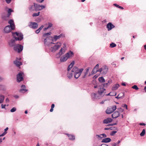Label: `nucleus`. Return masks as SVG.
Listing matches in <instances>:
<instances>
[{"label":"nucleus","mask_w":146,"mask_h":146,"mask_svg":"<svg viewBox=\"0 0 146 146\" xmlns=\"http://www.w3.org/2000/svg\"><path fill=\"white\" fill-rule=\"evenodd\" d=\"M64 35L63 34H61L58 36L54 35L53 37H52V41H53V42L56 41L57 40L61 38L64 37Z\"/></svg>","instance_id":"14"},{"label":"nucleus","mask_w":146,"mask_h":146,"mask_svg":"<svg viewBox=\"0 0 146 146\" xmlns=\"http://www.w3.org/2000/svg\"><path fill=\"white\" fill-rule=\"evenodd\" d=\"M14 63L17 67H19L22 64V63L21 62L18 61L17 60H16L14 61Z\"/></svg>","instance_id":"21"},{"label":"nucleus","mask_w":146,"mask_h":146,"mask_svg":"<svg viewBox=\"0 0 146 146\" xmlns=\"http://www.w3.org/2000/svg\"><path fill=\"white\" fill-rule=\"evenodd\" d=\"M84 69L83 68L78 69L77 67L74 66L72 68L71 71L68 72L67 74V77L69 79H71L73 76V73L74 78L78 79Z\"/></svg>","instance_id":"1"},{"label":"nucleus","mask_w":146,"mask_h":146,"mask_svg":"<svg viewBox=\"0 0 146 146\" xmlns=\"http://www.w3.org/2000/svg\"><path fill=\"white\" fill-rule=\"evenodd\" d=\"M132 88L135 89L136 90H138V89H139V88L137 86H136V85H134V86H133L132 87Z\"/></svg>","instance_id":"39"},{"label":"nucleus","mask_w":146,"mask_h":146,"mask_svg":"<svg viewBox=\"0 0 146 146\" xmlns=\"http://www.w3.org/2000/svg\"><path fill=\"white\" fill-rule=\"evenodd\" d=\"M35 11H39L45 8V6L40 5L38 4L35 3Z\"/></svg>","instance_id":"13"},{"label":"nucleus","mask_w":146,"mask_h":146,"mask_svg":"<svg viewBox=\"0 0 146 146\" xmlns=\"http://www.w3.org/2000/svg\"><path fill=\"white\" fill-rule=\"evenodd\" d=\"M119 112L116 111L112 114L111 116L112 118H116L119 116Z\"/></svg>","instance_id":"18"},{"label":"nucleus","mask_w":146,"mask_h":146,"mask_svg":"<svg viewBox=\"0 0 146 146\" xmlns=\"http://www.w3.org/2000/svg\"><path fill=\"white\" fill-rule=\"evenodd\" d=\"M110 129V127H106L104 128V129L105 130H109Z\"/></svg>","instance_id":"61"},{"label":"nucleus","mask_w":146,"mask_h":146,"mask_svg":"<svg viewBox=\"0 0 146 146\" xmlns=\"http://www.w3.org/2000/svg\"><path fill=\"white\" fill-rule=\"evenodd\" d=\"M113 119L110 118H107L104 119L103 121V123L104 124H108L111 123Z\"/></svg>","instance_id":"19"},{"label":"nucleus","mask_w":146,"mask_h":146,"mask_svg":"<svg viewBox=\"0 0 146 146\" xmlns=\"http://www.w3.org/2000/svg\"><path fill=\"white\" fill-rule=\"evenodd\" d=\"M52 23H48V28H49L52 27Z\"/></svg>","instance_id":"41"},{"label":"nucleus","mask_w":146,"mask_h":146,"mask_svg":"<svg viewBox=\"0 0 146 146\" xmlns=\"http://www.w3.org/2000/svg\"><path fill=\"white\" fill-rule=\"evenodd\" d=\"M54 104H52L51 106V108L53 109L54 107Z\"/></svg>","instance_id":"60"},{"label":"nucleus","mask_w":146,"mask_h":146,"mask_svg":"<svg viewBox=\"0 0 146 146\" xmlns=\"http://www.w3.org/2000/svg\"><path fill=\"white\" fill-rule=\"evenodd\" d=\"M113 5L114 6H115V7H117L118 8H119V7H120V6H119L118 5H117L116 4H115V3Z\"/></svg>","instance_id":"49"},{"label":"nucleus","mask_w":146,"mask_h":146,"mask_svg":"<svg viewBox=\"0 0 146 146\" xmlns=\"http://www.w3.org/2000/svg\"><path fill=\"white\" fill-rule=\"evenodd\" d=\"M110 130H115V129H117V127H110Z\"/></svg>","instance_id":"46"},{"label":"nucleus","mask_w":146,"mask_h":146,"mask_svg":"<svg viewBox=\"0 0 146 146\" xmlns=\"http://www.w3.org/2000/svg\"><path fill=\"white\" fill-rule=\"evenodd\" d=\"M122 106L124 108H125L126 110H127V105L125 104H123L122 105Z\"/></svg>","instance_id":"42"},{"label":"nucleus","mask_w":146,"mask_h":146,"mask_svg":"<svg viewBox=\"0 0 146 146\" xmlns=\"http://www.w3.org/2000/svg\"><path fill=\"white\" fill-rule=\"evenodd\" d=\"M96 136L97 137H98V139H100L102 138V137H101L100 135H96Z\"/></svg>","instance_id":"50"},{"label":"nucleus","mask_w":146,"mask_h":146,"mask_svg":"<svg viewBox=\"0 0 146 146\" xmlns=\"http://www.w3.org/2000/svg\"><path fill=\"white\" fill-rule=\"evenodd\" d=\"M140 125H146L145 124L143 123H140Z\"/></svg>","instance_id":"59"},{"label":"nucleus","mask_w":146,"mask_h":146,"mask_svg":"<svg viewBox=\"0 0 146 146\" xmlns=\"http://www.w3.org/2000/svg\"><path fill=\"white\" fill-rule=\"evenodd\" d=\"M112 111H114L116 109V106L115 105L111 107H110Z\"/></svg>","instance_id":"33"},{"label":"nucleus","mask_w":146,"mask_h":146,"mask_svg":"<svg viewBox=\"0 0 146 146\" xmlns=\"http://www.w3.org/2000/svg\"><path fill=\"white\" fill-rule=\"evenodd\" d=\"M4 96L2 95H0V102L2 103L4 101Z\"/></svg>","instance_id":"28"},{"label":"nucleus","mask_w":146,"mask_h":146,"mask_svg":"<svg viewBox=\"0 0 146 146\" xmlns=\"http://www.w3.org/2000/svg\"><path fill=\"white\" fill-rule=\"evenodd\" d=\"M16 110V109L15 107L13 108L10 110V111L11 112H15Z\"/></svg>","instance_id":"38"},{"label":"nucleus","mask_w":146,"mask_h":146,"mask_svg":"<svg viewBox=\"0 0 146 146\" xmlns=\"http://www.w3.org/2000/svg\"><path fill=\"white\" fill-rule=\"evenodd\" d=\"M98 80L100 82L102 83L105 82V80L103 77H99Z\"/></svg>","instance_id":"29"},{"label":"nucleus","mask_w":146,"mask_h":146,"mask_svg":"<svg viewBox=\"0 0 146 146\" xmlns=\"http://www.w3.org/2000/svg\"><path fill=\"white\" fill-rule=\"evenodd\" d=\"M111 92H110V93H109L108 94H106V96H116V93H115V94H111Z\"/></svg>","instance_id":"44"},{"label":"nucleus","mask_w":146,"mask_h":146,"mask_svg":"<svg viewBox=\"0 0 146 146\" xmlns=\"http://www.w3.org/2000/svg\"><path fill=\"white\" fill-rule=\"evenodd\" d=\"M74 61H72L71 63L70 64V65L68 66L67 68V71L68 72H69L70 71L71 69L73 67V66L74 65Z\"/></svg>","instance_id":"23"},{"label":"nucleus","mask_w":146,"mask_h":146,"mask_svg":"<svg viewBox=\"0 0 146 146\" xmlns=\"http://www.w3.org/2000/svg\"><path fill=\"white\" fill-rule=\"evenodd\" d=\"M98 67H99V64H97L95 66V67L94 68H95V69L96 68L97 69V68H98Z\"/></svg>","instance_id":"58"},{"label":"nucleus","mask_w":146,"mask_h":146,"mask_svg":"<svg viewBox=\"0 0 146 146\" xmlns=\"http://www.w3.org/2000/svg\"><path fill=\"white\" fill-rule=\"evenodd\" d=\"M5 101H6V102H9V100L8 99V98H6V99Z\"/></svg>","instance_id":"62"},{"label":"nucleus","mask_w":146,"mask_h":146,"mask_svg":"<svg viewBox=\"0 0 146 146\" xmlns=\"http://www.w3.org/2000/svg\"><path fill=\"white\" fill-rule=\"evenodd\" d=\"M8 23L10 24V25L7 26L4 29V32L6 33L10 32L12 30H14L15 28L14 23L13 20H10L8 21Z\"/></svg>","instance_id":"5"},{"label":"nucleus","mask_w":146,"mask_h":146,"mask_svg":"<svg viewBox=\"0 0 146 146\" xmlns=\"http://www.w3.org/2000/svg\"><path fill=\"white\" fill-rule=\"evenodd\" d=\"M12 34L15 39H12L9 42V44L11 47L14 46L16 40H21L23 38V35L21 33L12 32Z\"/></svg>","instance_id":"3"},{"label":"nucleus","mask_w":146,"mask_h":146,"mask_svg":"<svg viewBox=\"0 0 146 146\" xmlns=\"http://www.w3.org/2000/svg\"><path fill=\"white\" fill-rule=\"evenodd\" d=\"M111 139L109 138H106L103 139L102 141V142L104 143H108L110 142L111 141Z\"/></svg>","instance_id":"22"},{"label":"nucleus","mask_w":146,"mask_h":146,"mask_svg":"<svg viewBox=\"0 0 146 146\" xmlns=\"http://www.w3.org/2000/svg\"><path fill=\"white\" fill-rule=\"evenodd\" d=\"M21 58L19 57V58H17L16 60H17L18 61H20L21 60Z\"/></svg>","instance_id":"54"},{"label":"nucleus","mask_w":146,"mask_h":146,"mask_svg":"<svg viewBox=\"0 0 146 146\" xmlns=\"http://www.w3.org/2000/svg\"><path fill=\"white\" fill-rule=\"evenodd\" d=\"M40 30H38V29H37V30H36V31H35V33H36V34H38V33H39V32H40Z\"/></svg>","instance_id":"55"},{"label":"nucleus","mask_w":146,"mask_h":146,"mask_svg":"<svg viewBox=\"0 0 146 146\" xmlns=\"http://www.w3.org/2000/svg\"><path fill=\"white\" fill-rule=\"evenodd\" d=\"M145 129H143L141 132L140 134V135L141 136H143L145 133Z\"/></svg>","instance_id":"32"},{"label":"nucleus","mask_w":146,"mask_h":146,"mask_svg":"<svg viewBox=\"0 0 146 146\" xmlns=\"http://www.w3.org/2000/svg\"><path fill=\"white\" fill-rule=\"evenodd\" d=\"M101 146H108V145L105 144H103L101 145Z\"/></svg>","instance_id":"64"},{"label":"nucleus","mask_w":146,"mask_h":146,"mask_svg":"<svg viewBox=\"0 0 146 146\" xmlns=\"http://www.w3.org/2000/svg\"><path fill=\"white\" fill-rule=\"evenodd\" d=\"M117 131H112L110 133V135L111 136L114 135L116 133Z\"/></svg>","instance_id":"37"},{"label":"nucleus","mask_w":146,"mask_h":146,"mask_svg":"<svg viewBox=\"0 0 146 146\" xmlns=\"http://www.w3.org/2000/svg\"><path fill=\"white\" fill-rule=\"evenodd\" d=\"M29 9L30 10L32 11H35V3H34V5L30 6Z\"/></svg>","instance_id":"27"},{"label":"nucleus","mask_w":146,"mask_h":146,"mask_svg":"<svg viewBox=\"0 0 146 146\" xmlns=\"http://www.w3.org/2000/svg\"><path fill=\"white\" fill-rule=\"evenodd\" d=\"M43 27H44L43 25H42L40 27V28L38 29V30H40V31L43 28Z\"/></svg>","instance_id":"52"},{"label":"nucleus","mask_w":146,"mask_h":146,"mask_svg":"<svg viewBox=\"0 0 146 146\" xmlns=\"http://www.w3.org/2000/svg\"><path fill=\"white\" fill-rule=\"evenodd\" d=\"M117 110H118V111H119V112L121 113L123 112L124 111L123 109H122L121 108H118L117 109Z\"/></svg>","instance_id":"40"},{"label":"nucleus","mask_w":146,"mask_h":146,"mask_svg":"<svg viewBox=\"0 0 146 146\" xmlns=\"http://www.w3.org/2000/svg\"><path fill=\"white\" fill-rule=\"evenodd\" d=\"M23 48V46L21 45L17 44L14 46L13 49L15 51L20 53L22 51Z\"/></svg>","instance_id":"8"},{"label":"nucleus","mask_w":146,"mask_h":146,"mask_svg":"<svg viewBox=\"0 0 146 146\" xmlns=\"http://www.w3.org/2000/svg\"><path fill=\"white\" fill-rule=\"evenodd\" d=\"M92 69V68L90 67H88V68H87L86 69V72L84 73V74L87 75L88 74L89 70L90 69Z\"/></svg>","instance_id":"31"},{"label":"nucleus","mask_w":146,"mask_h":146,"mask_svg":"<svg viewBox=\"0 0 146 146\" xmlns=\"http://www.w3.org/2000/svg\"><path fill=\"white\" fill-rule=\"evenodd\" d=\"M40 12H38L37 13H34L32 16L33 17H36L38 16L39 15Z\"/></svg>","instance_id":"36"},{"label":"nucleus","mask_w":146,"mask_h":146,"mask_svg":"<svg viewBox=\"0 0 146 146\" xmlns=\"http://www.w3.org/2000/svg\"><path fill=\"white\" fill-rule=\"evenodd\" d=\"M108 70V67L106 65L104 66L103 67L99 69L98 71L101 72L104 74H106Z\"/></svg>","instance_id":"12"},{"label":"nucleus","mask_w":146,"mask_h":146,"mask_svg":"<svg viewBox=\"0 0 146 146\" xmlns=\"http://www.w3.org/2000/svg\"><path fill=\"white\" fill-rule=\"evenodd\" d=\"M7 3L9 4L10 3L11 0H5Z\"/></svg>","instance_id":"53"},{"label":"nucleus","mask_w":146,"mask_h":146,"mask_svg":"<svg viewBox=\"0 0 146 146\" xmlns=\"http://www.w3.org/2000/svg\"><path fill=\"white\" fill-rule=\"evenodd\" d=\"M65 54L68 59L69 58L72 57L74 55V53L73 52L70 50L69 52L66 53Z\"/></svg>","instance_id":"17"},{"label":"nucleus","mask_w":146,"mask_h":146,"mask_svg":"<svg viewBox=\"0 0 146 146\" xmlns=\"http://www.w3.org/2000/svg\"><path fill=\"white\" fill-rule=\"evenodd\" d=\"M68 59L67 57L65 54L60 58V61L62 62H66Z\"/></svg>","instance_id":"20"},{"label":"nucleus","mask_w":146,"mask_h":146,"mask_svg":"<svg viewBox=\"0 0 146 146\" xmlns=\"http://www.w3.org/2000/svg\"><path fill=\"white\" fill-rule=\"evenodd\" d=\"M51 34V32L44 34L43 35L44 38H45L44 40V44L46 47V50H47V48L52 44H54L52 41V37L50 36Z\"/></svg>","instance_id":"2"},{"label":"nucleus","mask_w":146,"mask_h":146,"mask_svg":"<svg viewBox=\"0 0 146 146\" xmlns=\"http://www.w3.org/2000/svg\"><path fill=\"white\" fill-rule=\"evenodd\" d=\"M100 135L102 136H103V137H102V138L103 137L106 138L107 137V135L106 134H104V133L101 134Z\"/></svg>","instance_id":"48"},{"label":"nucleus","mask_w":146,"mask_h":146,"mask_svg":"<svg viewBox=\"0 0 146 146\" xmlns=\"http://www.w3.org/2000/svg\"><path fill=\"white\" fill-rule=\"evenodd\" d=\"M66 134L68 136L69 138V139L70 140H73L75 139V137L73 135H72L69 134L68 133H66Z\"/></svg>","instance_id":"24"},{"label":"nucleus","mask_w":146,"mask_h":146,"mask_svg":"<svg viewBox=\"0 0 146 146\" xmlns=\"http://www.w3.org/2000/svg\"><path fill=\"white\" fill-rule=\"evenodd\" d=\"M98 71V70H95V68H94L93 70H92V71L91 72V74H89L88 76H90L91 75L94 74L96 73Z\"/></svg>","instance_id":"30"},{"label":"nucleus","mask_w":146,"mask_h":146,"mask_svg":"<svg viewBox=\"0 0 146 146\" xmlns=\"http://www.w3.org/2000/svg\"><path fill=\"white\" fill-rule=\"evenodd\" d=\"M113 112L110 107L108 108L106 111V113L108 114H111Z\"/></svg>","instance_id":"25"},{"label":"nucleus","mask_w":146,"mask_h":146,"mask_svg":"<svg viewBox=\"0 0 146 146\" xmlns=\"http://www.w3.org/2000/svg\"><path fill=\"white\" fill-rule=\"evenodd\" d=\"M27 91V90L26 89L22 88L20 90V92L21 93H24Z\"/></svg>","instance_id":"34"},{"label":"nucleus","mask_w":146,"mask_h":146,"mask_svg":"<svg viewBox=\"0 0 146 146\" xmlns=\"http://www.w3.org/2000/svg\"><path fill=\"white\" fill-rule=\"evenodd\" d=\"M49 29V28H48V27H45V28H44L43 29V30H44V31H45L46 30H47V29Z\"/></svg>","instance_id":"63"},{"label":"nucleus","mask_w":146,"mask_h":146,"mask_svg":"<svg viewBox=\"0 0 146 146\" xmlns=\"http://www.w3.org/2000/svg\"><path fill=\"white\" fill-rule=\"evenodd\" d=\"M37 2L39 3H42L44 0H36Z\"/></svg>","instance_id":"51"},{"label":"nucleus","mask_w":146,"mask_h":146,"mask_svg":"<svg viewBox=\"0 0 146 146\" xmlns=\"http://www.w3.org/2000/svg\"><path fill=\"white\" fill-rule=\"evenodd\" d=\"M4 87L3 86L0 85V90H2L4 89Z\"/></svg>","instance_id":"47"},{"label":"nucleus","mask_w":146,"mask_h":146,"mask_svg":"<svg viewBox=\"0 0 146 146\" xmlns=\"http://www.w3.org/2000/svg\"><path fill=\"white\" fill-rule=\"evenodd\" d=\"M116 44L114 43H111L110 44V47L111 48H113L116 46Z\"/></svg>","instance_id":"35"},{"label":"nucleus","mask_w":146,"mask_h":146,"mask_svg":"<svg viewBox=\"0 0 146 146\" xmlns=\"http://www.w3.org/2000/svg\"><path fill=\"white\" fill-rule=\"evenodd\" d=\"M12 11L11 9H9L7 11L8 14H7L5 13H3L2 14V19L4 20H7L9 16L11 14V12Z\"/></svg>","instance_id":"7"},{"label":"nucleus","mask_w":146,"mask_h":146,"mask_svg":"<svg viewBox=\"0 0 146 146\" xmlns=\"http://www.w3.org/2000/svg\"><path fill=\"white\" fill-rule=\"evenodd\" d=\"M67 49L66 44L65 43L63 44V46L61 48L59 52L56 55H59V57L62 54H63Z\"/></svg>","instance_id":"6"},{"label":"nucleus","mask_w":146,"mask_h":146,"mask_svg":"<svg viewBox=\"0 0 146 146\" xmlns=\"http://www.w3.org/2000/svg\"><path fill=\"white\" fill-rule=\"evenodd\" d=\"M92 99L93 100H98L100 99L104 96H98L97 94L92 93L91 94Z\"/></svg>","instance_id":"11"},{"label":"nucleus","mask_w":146,"mask_h":146,"mask_svg":"<svg viewBox=\"0 0 146 146\" xmlns=\"http://www.w3.org/2000/svg\"><path fill=\"white\" fill-rule=\"evenodd\" d=\"M61 46V43L60 42L56 43H54L51 44L48 48H47L48 52H51L53 53L55 52L58 50Z\"/></svg>","instance_id":"4"},{"label":"nucleus","mask_w":146,"mask_h":146,"mask_svg":"<svg viewBox=\"0 0 146 146\" xmlns=\"http://www.w3.org/2000/svg\"><path fill=\"white\" fill-rule=\"evenodd\" d=\"M29 27L33 29H36L38 26V24L37 23L35 22H31L29 25Z\"/></svg>","instance_id":"16"},{"label":"nucleus","mask_w":146,"mask_h":146,"mask_svg":"<svg viewBox=\"0 0 146 146\" xmlns=\"http://www.w3.org/2000/svg\"><path fill=\"white\" fill-rule=\"evenodd\" d=\"M109 84V83L108 82V83H106L105 84H102L101 85V86H102L103 87H107V86H108Z\"/></svg>","instance_id":"43"},{"label":"nucleus","mask_w":146,"mask_h":146,"mask_svg":"<svg viewBox=\"0 0 146 146\" xmlns=\"http://www.w3.org/2000/svg\"><path fill=\"white\" fill-rule=\"evenodd\" d=\"M112 82V81L111 80H109L108 81V83H109V84H110Z\"/></svg>","instance_id":"56"},{"label":"nucleus","mask_w":146,"mask_h":146,"mask_svg":"<svg viewBox=\"0 0 146 146\" xmlns=\"http://www.w3.org/2000/svg\"><path fill=\"white\" fill-rule=\"evenodd\" d=\"M6 106V105L5 104L3 105V104H1V107L2 109H5V107Z\"/></svg>","instance_id":"45"},{"label":"nucleus","mask_w":146,"mask_h":146,"mask_svg":"<svg viewBox=\"0 0 146 146\" xmlns=\"http://www.w3.org/2000/svg\"><path fill=\"white\" fill-rule=\"evenodd\" d=\"M117 143H114L112 144V145L114 146H117Z\"/></svg>","instance_id":"57"},{"label":"nucleus","mask_w":146,"mask_h":146,"mask_svg":"<svg viewBox=\"0 0 146 146\" xmlns=\"http://www.w3.org/2000/svg\"><path fill=\"white\" fill-rule=\"evenodd\" d=\"M119 86V84H115L112 87V90H116L118 88Z\"/></svg>","instance_id":"26"},{"label":"nucleus","mask_w":146,"mask_h":146,"mask_svg":"<svg viewBox=\"0 0 146 146\" xmlns=\"http://www.w3.org/2000/svg\"><path fill=\"white\" fill-rule=\"evenodd\" d=\"M98 93L99 95V96H104L105 93L104 92V91H105L106 89L101 85L100 87H98Z\"/></svg>","instance_id":"10"},{"label":"nucleus","mask_w":146,"mask_h":146,"mask_svg":"<svg viewBox=\"0 0 146 146\" xmlns=\"http://www.w3.org/2000/svg\"><path fill=\"white\" fill-rule=\"evenodd\" d=\"M106 27L108 31L111 30L113 28L115 27V26L111 23H109L106 25Z\"/></svg>","instance_id":"15"},{"label":"nucleus","mask_w":146,"mask_h":146,"mask_svg":"<svg viewBox=\"0 0 146 146\" xmlns=\"http://www.w3.org/2000/svg\"><path fill=\"white\" fill-rule=\"evenodd\" d=\"M24 76V74L22 72H20L17 76V81L20 82L23 80V76Z\"/></svg>","instance_id":"9"}]
</instances>
